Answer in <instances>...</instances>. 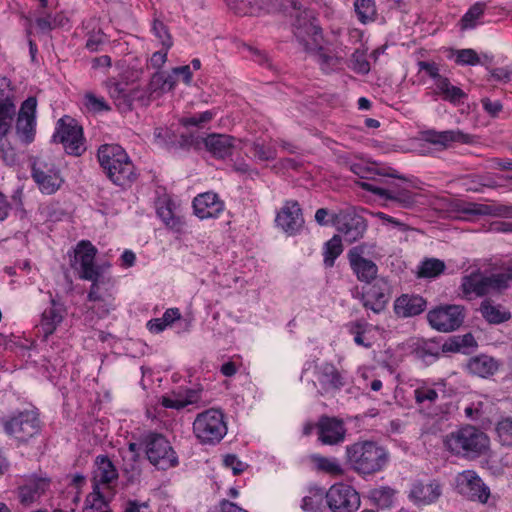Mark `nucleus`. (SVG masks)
I'll return each instance as SVG.
<instances>
[{"instance_id":"nucleus-53","label":"nucleus","mask_w":512,"mask_h":512,"mask_svg":"<svg viewBox=\"0 0 512 512\" xmlns=\"http://www.w3.org/2000/svg\"><path fill=\"white\" fill-rule=\"evenodd\" d=\"M103 506H106L104 497L99 491V486L95 484L93 492L86 499V506L83 512H101Z\"/></svg>"},{"instance_id":"nucleus-57","label":"nucleus","mask_w":512,"mask_h":512,"mask_svg":"<svg viewBox=\"0 0 512 512\" xmlns=\"http://www.w3.org/2000/svg\"><path fill=\"white\" fill-rule=\"evenodd\" d=\"M480 58L473 49H461L456 52V63L460 65H477Z\"/></svg>"},{"instance_id":"nucleus-17","label":"nucleus","mask_w":512,"mask_h":512,"mask_svg":"<svg viewBox=\"0 0 512 512\" xmlns=\"http://www.w3.org/2000/svg\"><path fill=\"white\" fill-rule=\"evenodd\" d=\"M457 486L459 491L468 496L471 500L486 503L490 496L489 487L486 486L482 479L472 470H466L459 474Z\"/></svg>"},{"instance_id":"nucleus-29","label":"nucleus","mask_w":512,"mask_h":512,"mask_svg":"<svg viewBox=\"0 0 512 512\" xmlns=\"http://www.w3.org/2000/svg\"><path fill=\"white\" fill-rule=\"evenodd\" d=\"M440 495V485L435 481L429 483L416 482L409 494L414 503L418 505H428L436 501Z\"/></svg>"},{"instance_id":"nucleus-2","label":"nucleus","mask_w":512,"mask_h":512,"mask_svg":"<svg viewBox=\"0 0 512 512\" xmlns=\"http://www.w3.org/2000/svg\"><path fill=\"white\" fill-rule=\"evenodd\" d=\"M347 458L354 471L369 475L381 471L389 461V453L375 442H356L346 449Z\"/></svg>"},{"instance_id":"nucleus-43","label":"nucleus","mask_w":512,"mask_h":512,"mask_svg":"<svg viewBox=\"0 0 512 512\" xmlns=\"http://www.w3.org/2000/svg\"><path fill=\"white\" fill-rule=\"evenodd\" d=\"M354 10L358 20L363 24L375 20L376 5L374 0H355Z\"/></svg>"},{"instance_id":"nucleus-42","label":"nucleus","mask_w":512,"mask_h":512,"mask_svg":"<svg viewBox=\"0 0 512 512\" xmlns=\"http://www.w3.org/2000/svg\"><path fill=\"white\" fill-rule=\"evenodd\" d=\"M35 22L38 29L45 33L57 27L64 26L68 22V19L60 13H55L54 15L48 13L37 17Z\"/></svg>"},{"instance_id":"nucleus-41","label":"nucleus","mask_w":512,"mask_h":512,"mask_svg":"<svg viewBox=\"0 0 512 512\" xmlns=\"http://www.w3.org/2000/svg\"><path fill=\"white\" fill-rule=\"evenodd\" d=\"M445 267V263L442 260L429 258L420 264L417 275L420 278H434L442 274Z\"/></svg>"},{"instance_id":"nucleus-21","label":"nucleus","mask_w":512,"mask_h":512,"mask_svg":"<svg viewBox=\"0 0 512 512\" xmlns=\"http://www.w3.org/2000/svg\"><path fill=\"white\" fill-rule=\"evenodd\" d=\"M422 137L426 142L442 149H447L454 143L470 144L473 142V137L470 134L459 129L446 131L429 129L422 132Z\"/></svg>"},{"instance_id":"nucleus-22","label":"nucleus","mask_w":512,"mask_h":512,"mask_svg":"<svg viewBox=\"0 0 512 512\" xmlns=\"http://www.w3.org/2000/svg\"><path fill=\"white\" fill-rule=\"evenodd\" d=\"M109 95L122 112L132 109L135 100L144 102V91L139 88H129L127 83L114 82L109 85Z\"/></svg>"},{"instance_id":"nucleus-27","label":"nucleus","mask_w":512,"mask_h":512,"mask_svg":"<svg viewBox=\"0 0 512 512\" xmlns=\"http://www.w3.org/2000/svg\"><path fill=\"white\" fill-rule=\"evenodd\" d=\"M105 173L115 185L123 188L130 187L138 176L135 166L128 154H126V162L116 164L115 169H111V171H106Z\"/></svg>"},{"instance_id":"nucleus-40","label":"nucleus","mask_w":512,"mask_h":512,"mask_svg":"<svg viewBox=\"0 0 512 512\" xmlns=\"http://www.w3.org/2000/svg\"><path fill=\"white\" fill-rule=\"evenodd\" d=\"M480 311L489 323L499 324L510 319L509 312L502 311L500 307L492 305L487 300L482 302Z\"/></svg>"},{"instance_id":"nucleus-23","label":"nucleus","mask_w":512,"mask_h":512,"mask_svg":"<svg viewBox=\"0 0 512 512\" xmlns=\"http://www.w3.org/2000/svg\"><path fill=\"white\" fill-rule=\"evenodd\" d=\"M224 202L214 192H205L193 200L195 215L200 219L218 218L224 211Z\"/></svg>"},{"instance_id":"nucleus-24","label":"nucleus","mask_w":512,"mask_h":512,"mask_svg":"<svg viewBox=\"0 0 512 512\" xmlns=\"http://www.w3.org/2000/svg\"><path fill=\"white\" fill-rule=\"evenodd\" d=\"M64 315L65 310L63 306L52 300L51 305L43 311L38 326L44 340H47L56 331L58 325L63 321Z\"/></svg>"},{"instance_id":"nucleus-19","label":"nucleus","mask_w":512,"mask_h":512,"mask_svg":"<svg viewBox=\"0 0 512 512\" xmlns=\"http://www.w3.org/2000/svg\"><path fill=\"white\" fill-rule=\"evenodd\" d=\"M277 225L288 235L297 234L304 224L302 210L297 201H287L277 213Z\"/></svg>"},{"instance_id":"nucleus-11","label":"nucleus","mask_w":512,"mask_h":512,"mask_svg":"<svg viewBox=\"0 0 512 512\" xmlns=\"http://www.w3.org/2000/svg\"><path fill=\"white\" fill-rule=\"evenodd\" d=\"M326 503L333 512H355L360 506V497L350 485L337 483L325 494Z\"/></svg>"},{"instance_id":"nucleus-45","label":"nucleus","mask_w":512,"mask_h":512,"mask_svg":"<svg viewBox=\"0 0 512 512\" xmlns=\"http://www.w3.org/2000/svg\"><path fill=\"white\" fill-rule=\"evenodd\" d=\"M342 239L340 235H334L324 246V263L327 267H332L336 258L342 253Z\"/></svg>"},{"instance_id":"nucleus-47","label":"nucleus","mask_w":512,"mask_h":512,"mask_svg":"<svg viewBox=\"0 0 512 512\" xmlns=\"http://www.w3.org/2000/svg\"><path fill=\"white\" fill-rule=\"evenodd\" d=\"M157 145L168 150H177L176 134L168 128L156 127L153 132Z\"/></svg>"},{"instance_id":"nucleus-50","label":"nucleus","mask_w":512,"mask_h":512,"mask_svg":"<svg viewBox=\"0 0 512 512\" xmlns=\"http://www.w3.org/2000/svg\"><path fill=\"white\" fill-rule=\"evenodd\" d=\"M496 433L502 445L512 447V416L502 417L497 422Z\"/></svg>"},{"instance_id":"nucleus-54","label":"nucleus","mask_w":512,"mask_h":512,"mask_svg":"<svg viewBox=\"0 0 512 512\" xmlns=\"http://www.w3.org/2000/svg\"><path fill=\"white\" fill-rule=\"evenodd\" d=\"M369 324L365 321H355L350 324V333L354 335V342L365 348H370L372 346L371 342H366L364 339V334L366 333Z\"/></svg>"},{"instance_id":"nucleus-55","label":"nucleus","mask_w":512,"mask_h":512,"mask_svg":"<svg viewBox=\"0 0 512 512\" xmlns=\"http://www.w3.org/2000/svg\"><path fill=\"white\" fill-rule=\"evenodd\" d=\"M414 398L417 404H433L438 399V393L431 387L420 386L414 390Z\"/></svg>"},{"instance_id":"nucleus-46","label":"nucleus","mask_w":512,"mask_h":512,"mask_svg":"<svg viewBox=\"0 0 512 512\" xmlns=\"http://www.w3.org/2000/svg\"><path fill=\"white\" fill-rule=\"evenodd\" d=\"M157 215L167 227L176 231H179L182 228L183 221L180 217L174 214L169 202H165L157 207Z\"/></svg>"},{"instance_id":"nucleus-18","label":"nucleus","mask_w":512,"mask_h":512,"mask_svg":"<svg viewBox=\"0 0 512 512\" xmlns=\"http://www.w3.org/2000/svg\"><path fill=\"white\" fill-rule=\"evenodd\" d=\"M365 247V244H361L350 249L348 252V259L352 270L357 275L358 280L369 284L372 280L374 281L377 279L376 276L378 268L373 261L368 260L362 256Z\"/></svg>"},{"instance_id":"nucleus-64","label":"nucleus","mask_w":512,"mask_h":512,"mask_svg":"<svg viewBox=\"0 0 512 512\" xmlns=\"http://www.w3.org/2000/svg\"><path fill=\"white\" fill-rule=\"evenodd\" d=\"M149 89L151 93H164L165 91V79L163 72H156L151 77L149 83Z\"/></svg>"},{"instance_id":"nucleus-15","label":"nucleus","mask_w":512,"mask_h":512,"mask_svg":"<svg viewBox=\"0 0 512 512\" xmlns=\"http://www.w3.org/2000/svg\"><path fill=\"white\" fill-rule=\"evenodd\" d=\"M390 298V287L384 278H378L372 284L363 287L361 293V301L366 309L372 310L374 313L382 312Z\"/></svg>"},{"instance_id":"nucleus-56","label":"nucleus","mask_w":512,"mask_h":512,"mask_svg":"<svg viewBox=\"0 0 512 512\" xmlns=\"http://www.w3.org/2000/svg\"><path fill=\"white\" fill-rule=\"evenodd\" d=\"M152 30L155 36L162 43L163 48H166V50H168L173 45L172 37L168 31L167 26L163 22L155 19L153 22Z\"/></svg>"},{"instance_id":"nucleus-62","label":"nucleus","mask_w":512,"mask_h":512,"mask_svg":"<svg viewBox=\"0 0 512 512\" xmlns=\"http://www.w3.org/2000/svg\"><path fill=\"white\" fill-rule=\"evenodd\" d=\"M37 100L35 97L27 98L21 105L18 117L35 119Z\"/></svg>"},{"instance_id":"nucleus-63","label":"nucleus","mask_w":512,"mask_h":512,"mask_svg":"<svg viewBox=\"0 0 512 512\" xmlns=\"http://www.w3.org/2000/svg\"><path fill=\"white\" fill-rule=\"evenodd\" d=\"M105 43V35L102 31L91 33L86 41V48L91 52L99 51L101 45Z\"/></svg>"},{"instance_id":"nucleus-7","label":"nucleus","mask_w":512,"mask_h":512,"mask_svg":"<svg viewBox=\"0 0 512 512\" xmlns=\"http://www.w3.org/2000/svg\"><path fill=\"white\" fill-rule=\"evenodd\" d=\"M5 433L20 442H27L39 434L41 422L35 410H25L0 420Z\"/></svg>"},{"instance_id":"nucleus-16","label":"nucleus","mask_w":512,"mask_h":512,"mask_svg":"<svg viewBox=\"0 0 512 512\" xmlns=\"http://www.w3.org/2000/svg\"><path fill=\"white\" fill-rule=\"evenodd\" d=\"M32 177L38 184L40 190L46 194L55 193L63 183L59 171L53 163H47L37 159L32 167Z\"/></svg>"},{"instance_id":"nucleus-51","label":"nucleus","mask_w":512,"mask_h":512,"mask_svg":"<svg viewBox=\"0 0 512 512\" xmlns=\"http://www.w3.org/2000/svg\"><path fill=\"white\" fill-rule=\"evenodd\" d=\"M250 151L259 161H271L277 156L276 149L274 147L259 141H254L251 144Z\"/></svg>"},{"instance_id":"nucleus-48","label":"nucleus","mask_w":512,"mask_h":512,"mask_svg":"<svg viewBox=\"0 0 512 512\" xmlns=\"http://www.w3.org/2000/svg\"><path fill=\"white\" fill-rule=\"evenodd\" d=\"M16 131L19 138L26 144L31 143L35 135V119L18 117Z\"/></svg>"},{"instance_id":"nucleus-9","label":"nucleus","mask_w":512,"mask_h":512,"mask_svg":"<svg viewBox=\"0 0 512 512\" xmlns=\"http://www.w3.org/2000/svg\"><path fill=\"white\" fill-rule=\"evenodd\" d=\"M53 139L61 143L69 155L81 156L86 150L82 127L72 118L58 120Z\"/></svg>"},{"instance_id":"nucleus-36","label":"nucleus","mask_w":512,"mask_h":512,"mask_svg":"<svg viewBox=\"0 0 512 512\" xmlns=\"http://www.w3.org/2000/svg\"><path fill=\"white\" fill-rule=\"evenodd\" d=\"M435 87V94L450 103L456 104L467 98V94L461 88L452 85L447 77L439 78Z\"/></svg>"},{"instance_id":"nucleus-59","label":"nucleus","mask_w":512,"mask_h":512,"mask_svg":"<svg viewBox=\"0 0 512 512\" xmlns=\"http://www.w3.org/2000/svg\"><path fill=\"white\" fill-rule=\"evenodd\" d=\"M85 106L93 112L108 111L110 107L105 102L104 98L96 97L93 93H87L84 97Z\"/></svg>"},{"instance_id":"nucleus-33","label":"nucleus","mask_w":512,"mask_h":512,"mask_svg":"<svg viewBox=\"0 0 512 512\" xmlns=\"http://www.w3.org/2000/svg\"><path fill=\"white\" fill-rule=\"evenodd\" d=\"M466 368L471 374L485 378L498 370V363L494 358L483 354L470 358Z\"/></svg>"},{"instance_id":"nucleus-14","label":"nucleus","mask_w":512,"mask_h":512,"mask_svg":"<svg viewBox=\"0 0 512 512\" xmlns=\"http://www.w3.org/2000/svg\"><path fill=\"white\" fill-rule=\"evenodd\" d=\"M430 325L441 332H451L458 329L463 321V308L458 305H448L436 308L427 315Z\"/></svg>"},{"instance_id":"nucleus-38","label":"nucleus","mask_w":512,"mask_h":512,"mask_svg":"<svg viewBox=\"0 0 512 512\" xmlns=\"http://www.w3.org/2000/svg\"><path fill=\"white\" fill-rule=\"evenodd\" d=\"M325 494L322 489L310 490L309 495L302 499L301 509L304 512H323Z\"/></svg>"},{"instance_id":"nucleus-3","label":"nucleus","mask_w":512,"mask_h":512,"mask_svg":"<svg viewBox=\"0 0 512 512\" xmlns=\"http://www.w3.org/2000/svg\"><path fill=\"white\" fill-rule=\"evenodd\" d=\"M512 281V266L503 272L486 275L479 269L462 278L461 289L467 298L482 297L494 291H501Z\"/></svg>"},{"instance_id":"nucleus-58","label":"nucleus","mask_w":512,"mask_h":512,"mask_svg":"<svg viewBox=\"0 0 512 512\" xmlns=\"http://www.w3.org/2000/svg\"><path fill=\"white\" fill-rule=\"evenodd\" d=\"M214 117V113L211 111H204L198 115H193L190 117H184L180 120V123L185 126H200L204 123L211 121Z\"/></svg>"},{"instance_id":"nucleus-25","label":"nucleus","mask_w":512,"mask_h":512,"mask_svg":"<svg viewBox=\"0 0 512 512\" xmlns=\"http://www.w3.org/2000/svg\"><path fill=\"white\" fill-rule=\"evenodd\" d=\"M426 309V301L418 295L403 294L395 300L394 311L399 317H413Z\"/></svg>"},{"instance_id":"nucleus-32","label":"nucleus","mask_w":512,"mask_h":512,"mask_svg":"<svg viewBox=\"0 0 512 512\" xmlns=\"http://www.w3.org/2000/svg\"><path fill=\"white\" fill-rule=\"evenodd\" d=\"M461 211L467 215L479 216H512V206L488 205L475 202L464 203Z\"/></svg>"},{"instance_id":"nucleus-4","label":"nucleus","mask_w":512,"mask_h":512,"mask_svg":"<svg viewBox=\"0 0 512 512\" xmlns=\"http://www.w3.org/2000/svg\"><path fill=\"white\" fill-rule=\"evenodd\" d=\"M379 175L388 176L400 180V183L391 182L386 187L377 186L372 183H362V188L372 194L392 201L402 208H412L416 203V194L408 189V181L403 176L399 175L393 168H382L378 171Z\"/></svg>"},{"instance_id":"nucleus-35","label":"nucleus","mask_w":512,"mask_h":512,"mask_svg":"<svg viewBox=\"0 0 512 512\" xmlns=\"http://www.w3.org/2000/svg\"><path fill=\"white\" fill-rule=\"evenodd\" d=\"M15 113L10 93L0 88V139L9 131Z\"/></svg>"},{"instance_id":"nucleus-61","label":"nucleus","mask_w":512,"mask_h":512,"mask_svg":"<svg viewBox=\"0 0 512 512\" xmlns=\"http://www.w3.org/2000/svg\"><path fill=\"white\" fill-rule=\"evenodd\" d=\"M417 65L419 67V71H424L430 78L435 81V84L438 82L439 78L444 77L440 75L439 66L435 62L419 61Z\"/></svg>"},{"instance_id":"nucleus-49","label":"nucleus","mask_w":512,"mask_h":512,"mask_svg":"<svg viewBox=\"0 0 512 512\" xmlns=\"http://www.w3.org/2000/svg\"><path fill=\"white\" fill-rule=\"evenodd\" d=\"M312 53L317 62L321 65L322 70L328 71L331 68L336 67L340 60L338 57L327 53L324 48L321 46V40L318 41V45L314 50H307Z\"/></svg>"},{"instance_id":"nucleus-12","label":"nucleus","mask_w":512,"mask_h":512,"mask_svg":"<svg viewBox=\"0 0 512 512\" xmlns=\"http://www.w3.org/2000/svg\"><path fill=\"white\" fill-rule=\"evenodd\" d=\"M313 367L321 395L339 391L346 385L343 373L333 363L313 361Z\"/></svg>"},{"instance_id":"nucleus-37","label":"nucleus","mask_w":512,"mask_h":512,"mask_svg":"<svg viewBox=\"0 0 512 512\" xmlns=\"http://www.w3.org/2000/svg\"><path fill=\"white\" fill-rule=\"evenodd\" d=\"M310 459L318 471L325 472L332 476H342L344 474V470L336 458L313 454L310 456Z\"/></svg>"},{"instance_id":"nucleus-28","label":"nucleus","mask_w":512,"mask_h":512,"mask_svg":"<svg viewBox=\"0 0 512 512\" xmlns=\"http://www.w3.org/2000/svg\"><path fill=\"white\" fill-rule=\"evenodd\" d=\"M204 144L214 157L224 159L232 155L234 138L226 134H210L204 139Z\"/></svg>"},{"instance_id":"nucleus-10","label":"nucleus","mask_w":512,"mask_h":512,"mask_svg":"<svg viewBox=\"0 0 512 512\" xmlns=\"http://www.w3.org/2000/svg\"><path fill=\"white\" fill-rule=\"evenodd\" d=\"M293 22V32L305 50H314L318 41L322 40L321 29L309 10L296 11Z\"/></svg>"},{"instance_id":"nucleus-60","label":"nucleus","mask_w":512,"mask_h":512,"mask_svg":"<svg viewBox=\"0 0 512 512\" xmlns=\"http://www.w3.org/2000/svg\"><path fill=\"white\" fill-rule=\"evenodd\" d=\"M225 467L232 469L234 475H239L244 472L248 465L242 462L236 455L227 454L223 458Z\"/></svg>"},{"instance_id":"nucleus-30","label":"nucleus","mask_w":512,"mask_h":512,"mask_svg":"<svg viewBox=\"0 0 512 512\" xmlns=\"http://www.w3.org/2000/svg\"><path fill=\"white\" fill-rule=\"evenodd\" d=\"M227 7L239 16H259L270 12L268 5L263 0H225Z\"/></svg>"},{"instance_id":"nucleus-1","label":"nucleus","mask_w":512,"mask_h":512,"mask_svg":"<svg viewBox=\"0 0 512 512\" xmlns=\"http://www.w3.org/2000/svg\"><path fill=\"white\" fill-rule=\"evenodd\" d=\"M444 444L453 455L475 459L488 451L490 440L479 428L465 425L450 432L445 437Z\"/></svg>"},{"instance_id":"nucleus-52","label":"nucleus","mask_w":512,"mask_h":512,"mask_svg":"<svg viewBox=\"0 0 512 512\" xmlns=\"http://www.w3.org/2000/svg\"><path fill=\"white\" fill-rule=\"evenodd\" d=\"M101 275L97 274L94 279H88L92 282L90 291L88 293V300L92 302H106L110 298V294L107 290L102 291L101 284L103 281L100 279Z\"/></svg>"},{"instance_id":"nucleus-44","label":"nucleus","mask_w":512,"mask_h":512,"mask_svg":"<svg viewBox=\"0 0 512 512\" xmlns=\"http://www.w3.org/2000/svg\"><path fill=\"white\" fill-rule=\"evenodd\" d=\"M485 9L486 3L484 2H476L473 4L460 20L461 29L467 30L474 28L477 20L484 14Z\"/></svg>"},{"instance_id":"nucleus-8","label":"nucleus","mask_w":512,"mask_h":512,"mask_svg":"<svg viewBox=\"0 0 512 512\" xmlns=\"http://www.w3.org/2000/svg\"><path fill=\"white\" fill-rule=\"evenodd\" d=\"M331 225L335 226L344 240L350 244L362 239L368 227L366 219L353 206L332 213Z\"/></svg>"},{"instance_id":"nucleus-31","label":"nucleus","mask_w":512,"mask_h":512,"mask_svg":"<svg viewBox=\"0 0 512 512\" xmlns=\"http://www.w3.org/2000/svg\"><path fill=\"white\" fill-rule=\"evenodd\" d=\"M48 487L49 481L45 478H29L19 487V499L23 504H30L36 501Z\"/></svg>"},{"instance_id":"nucleus-20","label":"nucleus","mask_w":512,"mask_h":512,"mask_svg":"<svg viewBox=\"0 0 512 512\" xmlns=\"http://www.w3.org/2000/svg\"><path fill=\"white\" fill-rule=\"evenodd\" d=\"M318 440L323 445H337L344 441L346 429L341 420L321 416L316 424Z\"/></svg>"},{"instance_id":"nucleus-6","label":"nucleus","mask_w":512,"mask_h":512,"mask_svg":"<svg viewBox=\"0 0 512 512\" xmlns=\"http://www.w3.org/2000/svg\"><path fill=\"white\" fill-rule=\"evenodd\" d=\"M193 433L204 445H215L227 434L224 414L214 408L199 413L193 422Z\"/></svg>"},{"instance_id":"nucleus-26","label":"nucleus","mask_w":512,"mask_h":512,"mask_svg":"<svg viewBox=\"0 0 512 512\" xmlns=\"http://www.w3.org/2000/svg\"><path fill=\"white\" fill-rule=\"evenodd\" d=\"M126 151L118 144H104L98 148L97 157L104 172L115 169L116 164L126 162Z\"/></svg>"},{"instance_id":"nucleus-5","label":"nucleus","mask_w":512,"mask_h":512,"mask_svg":"<svg viewBox=\"0 0 512 512\" xmlns=\"http://www.w3.org/2000/svg\"><path fill=\"white\" fill-rule=\"evenodd\" d=\"M147 460L159 470H167L178 464V456L170 441L161 433L148 432L140 439Z\"/></svg>"},{"instance_id":"nucleus-13","label":"nucleus","mask_w":512,"mask_h":512,"mask_svg":"<svg viewBox=\"0 0 512 512\" xmlns=\"http://www.w3.org/2000/svg\"><path fill=\"white\" fill-rule=\"evenodd\" d=\"M96 254L97 249L90 241L82 240L77 244L71 266L79 271L81 279H94L97 274H100L94 263Z\"/></svg>"},{"instance_id":"nucleus-34","label":"nucleus","mask_w":512,"mask_h":512,"mask_svg":"<svg viewBox=\"0 0 512 512\" xmlns=\"http://www.w3.org/2000/svg\"><path fill=\"white\" fill-rule=\"evenodd\" d=\"M96 469L94 471L95 484H110L118 478V472L112 461L106 455H99L95 460Z\"/></svg>"},{"instance_id":"nucleus-39","label":"nucleus","mask_w":512,"mask_h":512,"mask_svg":"<svg viewBox=\"0 0 512 512\" xmlns=\"http://www.w3.org/2000/svg\"><path fill=\"white\" fill-rule=\"evenodd\" d=\"M394 490L390 487H379L369 492V499L379 508H390L394 503Z\"/></svg>"}]
</instances>
